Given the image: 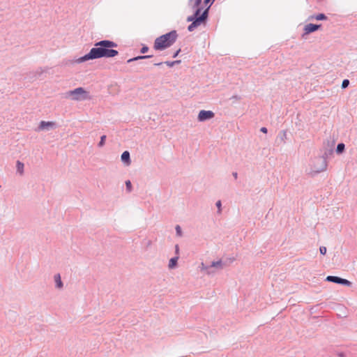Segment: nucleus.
I'll list each match as a JSON object with an SVG mask.
<instances>
[{
  "label": "nucleus",
  "instance_id": "f257e3e1",
  "mask_svg": "<svg viewBox=\"0 0 357 357\" xmlns=\"http://www.w3.org/2000/svg\"><path fill=\"white\" fill-rule=\"evenodd\" d=\"M117 44L112 40H102L95 43L92 48L96 59L112 58L117 56L119 52L112 48L116 47Z\"/></svg>",
  "mask_w": 357,
  "mask_h": 357
},
{
  "label": "nucleus",
  "instance_id": "f03ea898",
  "mask_svg": "<svg viewBox=\"0 0 357 357\" xmlns=\"http://www.w3.org/2000/svg\"><path fill=\"white\" fill-rule=\"evenodd\" d=\"M335 144V139H333L331 142V149L324 153L321 156H317L312 159L310 163V169L312 173L314 174H319L327 169L328 162L327 157L328 154H331L333 151V147Z\"/></svg>",
  "mask_w": 357,
  "mask_h": 357
},
{
  "label": "nucleus",
  "instance_id": "7ed1b4c3",
  "mask_svg": "<svg viewBox=\"0 0 357 357\" xmlns=\"http://www.w3.org/2000/svg\"><path fill=\"white\" fill-rule=\"evenodd\" d=\"M210 9V5L208 6L207 8L202 11L201 8L193 9L194 14L192 15L188 16L187 17L188 22H191L192 23L188 26V30L189 31H194L197 27L201 25V24L205 22L208 17V11Z\"/></svg>",
  "mask_w": 357,
  "mask_h": 357
},
{
  "label": "nucleus",
  "instance_id": "20e7f679",
  "mask_svg": "<svg viewBox=\"0 0 357 357\" xmlns=\"http://www.w3.org/2000/svg\"><path fill=\"white\" fill-rule=\"evenodd\" d=\"M178 38V33L176 30H172L165 34L158 37L154 42V49L155 50H163L173 45Z\"/></svg>",
  "mask_w": 357,
  "mask_h": 357
},
{
  "label": "nucleus",
  "instance_id": "39448f33",
  "mask_svg": "<svg viewBox=\"0 0 357 357\" xmlns=\"http://www.w3.org/2000/svg\"><path fill=\"white\" fill-rule=\"evenodd\" d=\"M64 98L77 102L90 100L92 99L90 93L83 87H77L73 90L66 91L64 93Z\"/></svg>",
  "mask_w": 357,
  "mask_h": 357
},
{
  "label": "nucleus",
  "instance_id": "423d86ee",
  "mask_svg": "<svg viewBox=\"0 0 357 357\" xmlns=\"http://www.w3.org/2000/svg\"><path fill=\"white\" fill-rule=\"evenodd\" d=\"M326 280L328 282H333V283H336V284H342V285H344V286H347V287H351V284H352L350 281H349L347 279L342 278H340L337 276H333V275L327 276L326 278Z\"/></svg>",
  "mask_w": 357,
  "mask_h": 357
},
{
  "label": "nucleus",
  "instance_id": "0eeeda50",
  "mask_svg": "<svg viewBox=\"0 0 357 357\" xmlns=\"http://www.w3.org/2000/svg\"><path fill=\"white\" fill-rule=\"evenodd\" d=\"M96 59L93 53V49L91 48L89 53L79 58L73 60V63H81L89 60Z\"/></svg>",
  "mask_w": 357,
  "mask_h": 357
},
{
  "label": "nucleus",
  "instance_id": "6e6552de",
  "mask_svg": "<svg viewBox=\"0 0 357 357\" xmlns=\"http://www.w3.org/2000/svg\"><path fill=\"white\" fill-rule=\"evenodd\" d=\"M214 113L211 110H201L198 114V121L200 122L212 119Z\"/></svg>",
  "mask_w": 357,
  "mask_h": 357
},
{
  "label": "nucleus",
  "instance_id": "1a4fd4ad",
  "mask_svg": "<svg viewBox=\"0 0 357 357\" xmlns=\"http://www.w3.org/2000/svg\"><path fill=\"white\" fill-rule=\"evenodd\" d=\"M321 24H307L304 27V35H307L312 32L317 31L320 27Z\"/></svg>",
  "mask_w": 357,
  "mask_h": 357
},
{
  "label": "nucleus",
  "instance_id": "9d476101",
  "mask_svg": "<svg viewBox=\"0 0 357 357\" xmlns=\"http://www.w3.org/2000/svg\"><path fill=\"white\" fill-rule=\"evenodd\" d=\"M202 0H188V5L192 9L201 8V10H203L204 6H202Z\"/></svg>",
  "mask_w": 357,
  "mask_h": 357
},
{
  "label": "nucleus",
  "instance_id": "9b49d317",
  "mask_svg": "<svg viewBox=\"0 0 357 357\" xmlns=\"http://www.w3.org/2000/svg\"><path fill=\"white\" fill-rule=\"evenodd\" d=\"M121 160L126 166L131 164L130 155L129 151H125L121 155Z\"/></svg>",
  "mask_w": 357,
  "mask_h": 357
},
{
  "label": "nucleus",
  "instance_id": "f8f14e48",
  "mask_svg": "<svg viewBox=\"0 0 357 357\" xmlns=\"http://www.w3.org/2000/svg\"><path fill=\"white\" fill-rule=\"evenodd\" d=\"M55 123L52 121H42L40 122L38 130H43L45 129H49L50 128L54 127Z\"/></svg>",
  "mask_w": 357,
  "mask_h": 357
},
{
  "label": "nucleus",
  "instance_id": "ddd939ff",
  "mask_svg": "<svg viewBox=\"0 0 357 357\" xmlns=\"http://www.w3.org/2000/svg\"><path fill=\"white\" fill-rule=\"evenodd\" d=\"M54 280L56 289H61L63 287V283L61 281V275L59 273H56L54 275Z\"/></svg>",
  "mask_w": 357,
  "mask_h": 357
},
{
  "label": "nucleus",
  "instance_id": "4468645a",
  "mask_svg": "<svg viewBox=\"0 0 357 357\" xmlns=\"http://www.w3.org/2000/svg\"><path fill=\"white\" fill-rule=\"evenodd\" d=\"M199 268L201 271L205 272L208 275H213L215 274V271L211 269V266L205 265L203 262L201 263Z\"/></svg>",
  "mask_w": 357,
  "mask_h": 357
},
{
  "label": "nucleus",
  "instance_id": "2eb2a0df",
  "mask_svg": "<svg viewBox=\"0 0 357 357\" xmlns=\"http://www.w3.org/2000/svg\"><path fill=\"white\" fill-rule=\"evenodd\" d=\"M178 258H179L178 256H176L169 259V264H168V268L169 269H173L176 266Z\"/></svg>",
  "mask_w": 357,
  "mask_h": 357
},
{
  "label": "nucleus",
  "instance_id": "dca6fc26",
  "mask_svg": "<svg viewBox=\"0 0 357 357\" xmlns=\"http://www.w3.org/2000/svg\"><path fill=\"white\" fill-rule=\"evenodd\" d=\"M210 266H211V268H217L218 269H222L223 268V262L221 259L218 260V261H213L211 262Z\"/></svg>",
  "mask_w": 357,
  "mask_h": 357
},
{
  "label": "nucleus",
  "instance_id": "f3484780",
  "mask_svg": "<svg viewBox=\"0 0 357 357\" xmlns=\"http://www.w3.org/2000/svg\"><path fill=\"white\" fill-rule=\"evenodd\" d=\"M152 56H153L152 55L137 56H135V57L128 59L127 61V63H131L132 61H138V60H141V59H149Z\"/></svg>",
  "mask_w": 357,
  "mask_h": 357
},
{
  "label": "nucleus",
  "instance_id": "a211bd4d",
  "mask_svg": "<svg viewBox=\"0 0 357 357\" xmlns=\"http://www.w3.org/2000/svg\"><path fill=\"white\" fill-rule=\"evenodd\" d=\"M24 163H22V162H20V160H17V162H16V168H17V172L20 174V175H22L23 173H24Z\"/></svg>",
  "mask_w": 357,
  "mask_h": 357
},
{
  "label": "nucleus",
  "instance_id": "6ab92c4d",
  "mask_svg": "<svg viewBox=\"0 0 357 357\" xmlns=\"http://www.w3.org/2000/svg\"><path fill=\"white\" fill-rule=\"evenodd\" d=\"M345 149V145L344 143H339L336 147V153L337 154H341L344 152Z\"/></svg>",
  "mask_w": 357,
  "mask_h": 357
},
{
  "label": "nucleus",
  "instance_id": "aec40b11",
  "mask_svg": "<svg viewBox=\"0 0 357 357\" xmlns=\"http://www.w3.org/2000/svg\"><path fill=\"white\" fill-rule=\"evenodd\" d=\"M311 18H315L317 20H326L327 17L324 13H319L315 16L311 17Z\"/></svg>",
  "mask_w": 357,
  "mask_h": 357
},
{
  "label": "nucleus",
  "instance_id": "412c9836",
  "mask_svg": "<svg viewBox=\"0 0 357 357\" xmlns=\"http://www.w3.org/2000/svg\"><path fill=\"white\" fill-rule=\"evenodd\" d=\"M181 63V61L180 60H176V61H165L164 63H165L167 66L169 67H172L174 66L175 64H178Z\"/></svg>",
  "mask_w": 357,
  "mask_h": 357
},
{
  "label": "nucleus",
  "instance_id": "4be33fe9",
  "mask_svg": "<svg viewBox=\"0 0 357 357\" xmlns=\"http://www.w3.org/2000/svg\"><path fill=\"white\" fill-rule=\"evenodd\" d=\"M176 234L178 236L181 237L183 235L181 227L179 225L175 227Z\"/></svg>",
  "mask_w": 357,
  "mask_h": 357
},
{
  "label": "nucleus",
  "instance_id": "5701e85b",
  "mask_svg": "<svg viewBox=\"0 0 357 357\" xmlns=\"http://www.w3.org/2000/svg\"><path fill=\"white\" fill-rule=\"evenodd\" d=\"M215 0H204L203 1V6L206 8L208 7V6L210 5V7L212 6L213 3Z\"/></svg>",
  "mask_w": 357,
  "mask_h": 357
},
{
  "label": "nucleus",
  "instance_id": "b1692460",
  "mask_svg": "<svg viewBox=\"0 0 357 357\" xmlns=\"http://www.w3.org/2000/svg\"><path fill=\"white\" fill-rule=\"evenodd\" d=\"M105 139H106V135H102L100 137V140L98 144V146L99 147H102L105 144Z\"/></svg>",
  "mask_w": 357,
  "mask_h": 357
},
{
  "label": "nucleus",
  "instance_id": "393cba45",
  "mask_svg": "<svg viewBox=\"0 0 357 357\" xmlns=\"http://www.w3.org/2000/svg\"><path fill=\"white\" fill-rule=\"evenodd\" d=\"M126 190L128 192H130L132 191V184H131V182L130 180H127L126 181Z\"/></svg>",
  "mask_w": 357,
  "mask_h": 357
},
{
  "label": "nucleus",
  "instance_id": "a878e982",
  "mask_svg": "<svg viewBox=\"0 0 357 357\" xmlns=\"http://www.w3.org/2000/svg\"><path fill=\"white\" fill-rule=\"evenodd\" d=\"M349 85V80L347 79H344L342 82V89H346Z\"/></svg>",
  "mask_w": 357,
  "mask_h": 357
},
{
  "label": "nucleus",
  "instance_id": "bb28decb",
  "mask_svg": "<svg viewBox=\"0 0 357 357\" xmlns=\"http://www.w3.org/2000/svg\"><path fill=\"white\" fill-rule=\"evenodd\" d=\"M280 138L281 141H282L283 142H285V139L287 138V132L285 130L282 131L281 134L280 135Z\"/></svg>",
  "mask_w": 357,
  "mask_h": 357
},
{
  "label": "nucleus",
  "instance_id": "cd10ccee",
  "mask_svg": "<svg viewBox=\"0 0 357 357\" xmlns=\"http://www.w3.org/2000/svg\"><path fill=\"white\" fill-rule=\"evenodd\" d=\"M326 250H327V249L325 246H320L319 252H320L321 255H326Z\"/></svg>",
  "mask_w": 357,
  "mask_h": 357
},
{
  "label": "nucleus",
  "instance_id": "c85d7f7f",
  "mask_svg": "<svg viewBox=\"0 0 357 357\" xmlns=\"http://www.w3.org/2000/svg\"><path fill=\"white\" fill-rule=\"evenodd\" d=\"M149 50V47L147 46H143L140 50V52L142 54L146 53Z\"/></svg>",
  "mask_w": 357,
  "mask_h": 357
},
{
  "label": "nucleus",
  "instance_id": "c756f323",
  "mask_svg": "<svg viewBox=\"0 0 357 357\" xmlns=\"http://www.w3.org/2000/svg\"><path fill=\"white\" fill-rule=\"evenodd\" d=\"M216 206L219 209V212H220L221 211V206H222V204H221V202L220 200H218L216 204H215Z\"/></svg>",
  "mask_w": 357,
  "mask_h": 357
},
{
  "label": "nucleus",
  "instance_id": "7c9ffc66",
  "mask_svg": "<svg viewBox=\"0 0 357 357\" xmlns=\"http://www.w3.org/2000/svg\"><path fill=\"white\" fill-rule=\"evenodd\" d=\"M181 52V49H178V50H176V51L174 53V54H173L172 57H173V58H176V57L178 55V54H179V52Z\"/></svg>",
  "mask_w": 357,
  "mask_h": 357
},
{
  "label": "nucleus",
  "instance_id": "2f4dec72",
  "mask_svg": "<svg viewBox=\"0 0 357 357\" xmlns=\"http://www.w3.org/2000/svg\"><path fill=\"white\" fill-rule=\"evenodd\" d=\"M175 252L176 254V256H178L179 254V247L178 245H175Z\"/></svg>",
  "mask_w": 357,
  "mask_h": 357
},
{
  "label": "nucleus",
  "instance_id": "473e14b6",
  "mask_svg": "<svg viewBox=\"0 0 357 357\" xmlns=\"http://www.w3.org/2000/svg\"><path fill=\"white\" fill-rule=\"evenodd\" d=\"M231 99H234V100H240L241 99V97L238 95H234L232 96V97L231 98Z\"/></svg>",
  "mask_w": 357,
  "mask_h": 357
},
{
  "label": "nucleus",
  "instance_id": "72a5a7b5",
  "mask_svg": "<svg viewBox=\"0 0 357 357\" xmlns=\"http://www.w3.org/2000/svg\"><path fill=\"white\" fill-rule=\"evenodd\" d=\"M260 131L264 132V133H266L268 130H267V128L266 127H262V128H261Z\"/></svg>",
  "mask_w": 357,
  "mask_h": 357
},
{
  "label": "nucleus",
  "instance_id": "f704fd0d",
  "mask_svg": "<svg viewBox=\"0 0 357 357\" xmlns=\"http://www.w3.org/2000/svg\"><path fill=\"white\" fill-rule=\"evenodd\" d=\"M232 175H233V176L234 177V178H235V179H236V178H237V177H238V174H237V172H233V173H232Z\"/></svg>",
  "mask_w": 357,
  "mask_h": 357
},
{
  "label": "nucleus",
  "instance_id": "c9c22d12",
  "mask_svg": "<svg viewBox=\"0 0 357 357\" xmlns=\"http://www.w3.org/2000/svg\"><path fill=\"white\" fill-rule=\"evenodd\" d=\"M337 355H338L339 357H344V354L342 353V352L338 353Z\"/></svg>",
  "mask_w": 357,
  "mask_h": 357
},
{
  "label": "nucleus",
  "instance_id": "e433bc0d",
  "mask_svg": "<svg viewBox=\"0 0 357 357\" xmlns=\"http://www.w3.org/2000/svg\"><path fill=\"white\" fill-rule=\"evenodd\" d=\"M162 64H163V63H162V62H159V63H155L154 65H155V66H161V65H162Z\"/></svg>",
  "mask_w": 357,
  "mask_h": 357
}]
</instances>
